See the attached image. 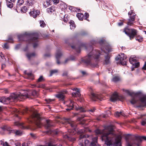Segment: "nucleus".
I'll use <instances>...</instances> for the list:
<instances>
[{
  "label": "nucleus",
  "instance_id": "f257e3e1",
  "mask_svg": "<svg viewBox=\"0 0 146 146\" xmlns=\"http://www.w3.org/2000/svg\"><path fill=\"white\" fill-rule=\"evenodd\" d=\"M113 129L111 126L105 127L104 129L102 130L97 129L95 132L97 135L101 136L102 141H105L107 146H121V138L115 139V135L113 133Z\"/></svg>",
  "mask_w": 146,
  "mask_h": 146
},
{
  "label": "nucleus",
  "instance_id": "f03ea898",
  "mask_svg": "<svg viewBox=\"0 0 146 146\" xmlns=\"http://www.w3.org/2000/svg\"><path fill=\"white\" fill-rule=\"evenodd\" d=\"M100 54V51L92 49V52L89 53L88 56L84 59V63L92 67H96L97 64H94L93 62L94 60L97 61L99 60L98 59Z\"/></svg>",
  "mask_w": 146,
  "mask_h": 146
},
{
  "label": "nucleus",
  "instance_id": "7ed1b4c3",
  "mask_svg": "<svg viewBox=\"0 0 146 146\" xmlns=\"http://www.w3.org/2000/svg\"><path fill=\"white\" fill-rule=\"evenodd\" d=\"M38 35L37 33H25L23 35H18V38L20 40H26L28 39L29 43H33V47L36 48L38 45Z\"/></svg>",
  "mask_w": 146,
  "mask_h": 146
},
{
  "label": "nucleus",
  "instance_id": "20e7f679",
  "mask_svg": "<svg viewBox=\"0 0 146 146\" xmlns=\"http://www.w3.org/2000/svg\"><path fill=\"white\" fill-rule=\"evenodd\" d=\"M28 97V95L27 93L26 92H25L23 93H21L19 92L17 94L13 93L10 96L9 98L6 99L4 97L2 98L0 100V102L5 104V102L6 100H12V101L13 100L15 102H16L18 100L21 101L22 99H25Z\"/></svg>",
  "mask_w": 146,
  "mask_h": 146
},
{
  "label": "nucleus",
  "instance_id": "39448f33",
  "mask_svg": "<svg viewBox=\"0 0 146 146\" xmlns=\"http://www.w3.org/2000/svg\"><path fill=\"white\" fill-rule=\"evenodd\" d=\"M40 115L37 112L35 111H32L30 119H29L30 121L35 122L38 127H41L40 122Z\"/></svg>",
  "mask_w": 146,
  "mask_h": 146
},
{
  "label": "nucleus",
  "instance_id": "423d86ee",
  "mask_svg": "<svg viewBox=\"0 0 146 146\" xmlns=\"http://www.w3.org/2000/svg\"><path fill=\"white\" fill-rule=\"evenodd\" d=\"M73 108L75 109L76 110L80 111V112H84L86 111L84 108L82 107H80L77 104L74 103L72 100H70L69 107V108L66 109V110L69 111L72 109Z\"/></svg>",
  "mask_w": 146,
  "mask_h": 146
},
{
  "label": "nucleus",
  "instance_id": "0eeeda50",
  "mask_svg": "<svg viewBox=\"0 0 146 146\" xmlns=\"http://www.w3.org/2000/svg\"><path fill=\"white\" fill-rule=\"evenodd\" d=\"M123 32L129 37L130 40L133 39L137 33V31L134 29H129L127 28L124 29Z\"/></svg>",
  "mask_w": 146,
  "mask_h": 146
},
{
  "label": "nucleus",
  "instance_id": "6e6552de",
  "mask_svg": "<svg viewBox=\"0 0 146 146\" xmlns=\"http://www.w3.org/2000/svg\"><path fill=\"white\" fill-rule=\"evenodd\" d=\"M127 58L126 56L123 53H121L118 56L116 57L115 60L117 63L123 65H126V62L125 60Z\"/></svg>",
  "mask_w": 146,
  "mask_h": 146
},
{
  "label": "nucleus",
  "instance_id": "1a4fd4ad",
  "mask_svg": "<svg viewBox=\"0 0 146 146\" xmlns=\"http://www.w3.org/2000/svg\"><path fill=\"white\" fill-rule=\"evenodd\" d=\"M137 58L135 56H131L129 58V61L130 63L132 64L133 66L135 68H137L139 65V63L137 62Z\"/></svg>",
  "mask_w": 146,
  "mask_h": 146
},
{
  "label": "nucleus",
  "instance_id": "9d476101",
  "mask_svg": "<svg viewBox=\"0 0 146 146\" xmlns=\"http://www.w3.org/2000/svg\"><path fill=\"white\" fill-rule=\"evenodd\" d=\"M66 121L70 124L71 127L74 129L72 131L71 130H69V132L70 133V134L71 135H74L76 132L75 127L76 126V124L73 121H71L69 119H66Z\"/></svg>",
  "mask_w": 146,
  "mask_h": 146
},
{
  "label": "nucleus",
  "instance_id": "9b49d317",
  "mask_svg": "<svg viewBox=\"0 0 146 146\" xmlns=\"http://www.w3.org/2000/svg\"><path fill=\"white\" fill-rule=\"evenodd\" d=\"M86 135L83 134L80 135L79 139L80 142L79 144L82 143L84 145V146H86L88 144L89 141L86 139Z\"/></svg>",
  "mask_w": 146,
  "mask_h": 146
},
{
  "label": "nucleus",
  "instance_id": "f8f14e48",
  "mask_svg": "<svg viewBox=\"0 0 146 146\" xmlns=\"http://www.w3.org/2000/svg\"><path fill=\"white\" fill-rule=\"evenodd\" d=\"M89 89L90 92V97L92 100L94 101H96V99H100V96L94 93L92 91V88L91 87H89Z\"/></svg>",
  "mask_w": 146,
  "mask_h": 146
},
{
  "label": "nucleus",
  "instance_id": "ddd939ff",
  "mask_svg": "<svg viewBox=\"0 0 146 146\" xmlns=\"http://www.w3.org/2000/svg\"><path fill=\"white\" fill-rule=\"evenodd\" d=\"M128 15H130V19H129V21L127 23V24L131 25L133 24V22L135 20V14L134 13H133V11L131 10L129 12Z\"/></svg>",
  "mask_w": 146,
  "mask_h": 146
},
{
  "label": "nucleus",
  "instance_id": "4468645a",
  "mask_svg": "<svg viewBox=\"0 0 146 146\" xmlns=\"http://www.w3.org/2000/svg\"><path fill=\"white\" fill-rule=\"evenodd\" d=\"M62 55V53L60 50H58L57 51L56 54V59L57 63L58 64H60V62L59 61V59L60 58Z\"/></svg>",
  "mask_w": 146,
  "mask_h": 146
},
{
  "label": "nucleus",
  "instance_id": "2eb2a0df",
  "mask_svg": "<svg viewBox=\"0 0 146 146\" xmlns=\"http://www.w3.org/2000/svg\"><path fill=\"white\" fill-rule=\"evenodd\" d=\"M33 10L32 11L30 12L29 14L31 16L35 18L37 15H39L40 12L38 11H35V9H33Z\"/></svg>",
  "mask_w": 146,
  "mask_h": 146
},
{
  "label": "nucleus",
  "instance_id": "dca6fc26",
  "mask_svg": "<svg viewBox=\"0 0 146 146\" xmlns=\"http://www.w3.org/2000/svg\"><path fill=\"white\" fill-rule=\"evenodd\" d=\"M67 91L66 90H64L60 93H59L55 95L56 97L59 98L60 99L63 100L64 98V94L66 93Z\"/></svg>",
  "mask_w": 146,
  "mask_h": 146
},
{
  "label": "nucleus",
  "instance_id": "f3484780",
  "mask_svg": "<svg viewBox=\"0 0 146 146\" xmlns=\"http://www.w3.org/2000/svg\"><path fill=\"white\" fill-rule=\"evenodd\" d=\"M119 99V96L117 93L115 92L111 96L110 100L111 101L114 102Z\"/></svg>",
  "mask_w": 146,
  "mask_h": 146
},
{
  "label": "nucleus",
  "instance_id": "a211bd4d",
  "mask_svg": "<svg viewBox=\"0 0 146 146\" xmlns=\"http://www.w3.org/2000/svg\"><path fill=\"white\" fill-rule=\"evenodd\" d=\"M140 100L143 106H146V95H143Z\"/></svg>",
  "mask_w": 146,
  "mask_h": 146
},
{
  "label": "nucleus",
  "instance_id": "6ab92c4d",
  "mask_svg": "<svg viewBox=\"0 0 146 146\" xmlns=\"http://www.w3.org/2000/svg\"><path fill=\"white\" fill-rule=\"evenodd\" d=\"M16 0H10L11 2L9 1L8 0H6L7 5V7L10 8L13 7V4L12 3L14 2Z\"/></svg>",
  "mask_w": 146,
  "mask_h": 146
},
{
  "label": "nucleus",
  "instance_id": "aec40b11",
  "mask_svg": "<svg viewBox=\"0 0 146 146\" xmlns=\"http://www.w3.org/2000/svg\"><path fill=\"white\" fill-rule=\"evenodd\" d=\"M46 122L45 127L48 129L53 125L52 124V121H51L47 120H46Z\"/></svg>",
  "mask_w": 146,
  "mask_h": 146
},
{
  "label": "nucleus",
  "instance_id": "412c9836",
  "mask_svg": "<svg viewBox=\"0 0 146 146\" xmlns=\"http://www.w3.org/2000/svg\"><path fill=\"white\" fill-rule=\"evenodd\" d=\"M92 139V142L91 144V146H95L97 143L98 137H96L93 138Z\"/></svg>",
  "mask_w": 146,
  "mask_h": 146
},
{
  "label": "nucleus",
  "instance_id": "4be33fe9",
  "mask_svg": "<svg viewBox=\"0 0 146 146\" xmlns=\"http://www.w3.org/2000/svg\"><path fill=\"white\" fill-rule=\"evenodd\" d=\"M137 96H136V95H135V96L134 97H133L131 100L130 101V102L131 103L133 104H135L137 103Z\"/></svg>",
  "mask_w": 146,
  "mask_h": 146
},
{
  "label": "nucleus",
  "instance_id": "5701e85b",
  "mask_svg": "<svg viewBox=\"0 0 146 146\" xmlns=\"http://www.w3.org/2000/svg\"><path fill=\"white\" fill-rule=\"evenodd\" d=\"M110 56L108 54L105 56V60H104V63L106 64H108L110 63Z\"/></svg>",
  "mask_w": 146,
  "mask_h": 146
},
{
  "label": "nucleus",
  "instance_id": "b1692460",
  "mask_svg": "<svg viewBox=\"0 0 146 146\" xmlns=\"http://www.w3.org/2000/svg\"><path fill=\"white\" fill-rule=\"evenodd\" d=\"M134 144H136L137 146H139V144L138 143H136L134 140H132L130 142H128L127 143V146H134Z\"/></svg>",
  "mask_w": 146,
  "mask_h": 146
},
{
  "label": "nucleus",
  "instance_id": "393cba45",
  "mask_svg": "<svg viewBox=\"0 0 146 146\" xmlns=\"http://www.w3.org/2000/svg\"><path fill=\"white\" fill-rule=\"evenodd\" d=\"M56 9V8L54 6H52L49 8L47 9V12L49 13H52Z\"/></svg>",
  "mask_w": 146,
  "mask_h": 146
},
{
  "label": "nucleus",
  "instance_id": "a878e982",
  "mask_svg": "<svg viewBox=\"0 0 146 146\" xmlns=\"http://www.w3.org/2000/svg\"><path fill=\"white\" fill-rule=\"evenodd\" d=\"M102 50H103L104 52L105 53L107 52H110L111 51V48L109 47V46H106L105 49L104 48L103 49H102Z\"/></svg>",
  "mask_w": 146,
  "mask_h": 146
},
{
  "label": "nucleus",
  "instance_id": "bb28decb",
  "mask_svg": "<svg viewBox=\"0 0 146 146\" xmlns=\"http://www.w3.org/2000/svg\"><path fill=\"white\" fill-rule=\"evenodd\" d=\"M52 1L50 0H47L45 2H44L43 4V5L46 8L48 5H51V3Z\"/></svg>",
  "mask_w": 146,
  "mask_h": 146
},
{
  "label": "nucleus",
  "instance_id": "cd10ccee",
  "mask_svg": "<svg viewBox=\"0 0 146 146\" xmlns=\"http://www.w3.org/2000/svg\"><path fill=\"white\" fill-rule=\"evenodd\" d=\"M76 92V93H72V96L74 97H80L81 94L80 93L79 89Z\"/></svg>",
  "mask_w": 146,
  "mask_h": 146
},
{
  "label": "nucleus",
  "instance_id": "c85d7f7f",
  "mask_svg": "<svg viewBox=\"0 0 146 146\" xmlns=\"http://www.w3.org/2000/svg\"><path fill=\"white\" fill-rule=\"evenodd\" d=\"M35 54L33 52L32 53H28L26 54V56L28 58L29 60L32 58L34 57L35 56Z\"/></svg>",
  "mask_w": 146,
  "mask_h": 146
},
{
  "label": "nucleus",
  "instance_id": "c756f323",
  "mask_svg": "<svg viewBox=\"0 0 146 146\" xmlns=\"http://www.w3.org/2000/svg\"><path fill=\"white\" fill-rule=\"evenodd\" d=\"M70 28L71 29H73L76 27V25L74 21H71L70 22Z\"/></svg>",
  "mask_w": 146,
  "mask_h": 146
},
{
  "label": "nucleus",
  "instance_id": "7c9ffc66",
  "mask_svg": "<svg viewBox=\"0 0 146 146\" xmlns=\"http://www.w3.org/2000/svg\"><path fill=\"white\" fill-rule=\"evenodd\" d=\"M26 2V4L28 5L31 6L34 3L35 1L34 0H27Z\"/></svg>",
  "mask_w": 146,
  "mask_h": 146
},
{
  "label": "nucleus",
  "instance_id": "2f4dec72",
  "mask_svg": "<svg viewBox=\"0 0 146 146\" xmlns=\"http://www.w3.org/2000/svg\"><path fill=\"white\" fill-rule=\"evenodd\" d=\"M121 115L124 116L125 114L123 112H117L115 113V116L117 117H119Z\"/></svg>",
  "mask_w": 146,
  "mask_h": 146
},
{
  "label": "nucleus",
  "instance_id": "473e14b6",
  "mask_svg": "<svg viewBox=\"0 0 146 146\" xmlns=\"http://www.w3.org/2000/svg\"><path fill=\"white\" fill-rule=\"evenodd\" d=\"M143 37L139 35H137L136 37V40L139 42H142L143 41Z\"/></svg>",
  "mask_w": 146,
  "mask_h": 146
},
{
  "label": "nucleus",
  "instance_id": "72a5a7b5",
  "mask_svg": "<svg viewBox=\"0 0 146 146\" xmlns=\"http://www.w3.org/2000/svg\"><path fill=\"white\" fill-rule=\"evenodd\" d=\"M78 19L80 20H83V18L84 17V15L82 13H78L76 15Z\"/></svg>",
  "mask_w": 146,
  "mask_h": 146
},
{
  "label": "nucleus",
  "instance_id": "f704fd0d",
  "mask_svg": "<svg viewBox=\"0 0 146 146\" xmlns=\"http://www.w3.org/2000/svg\"><path fill=\"white\" fill-rule=\"evenodd\" d=\"M15 125L20 126V127L22 129L26 128L23 125V123H20L19 122H17L15 123Z\"/></svg>",
  "mask_w": 146,
  "mask_h": 146
},
{
  "label": "nucleus",
  "instance_id": "c9c22d12",
  "mask_svg": "<svg viewBox=\"0 0 146 146\" xmlns=\"http://www.w3.org/2000/svg\"><path fill=\"white\" fill-rule=\"evenodd\" d=\"M33 86L34 87H36L38 88H44L45 87V85L43 84H38L37 83L36 84L34 85Z\"/></svg>",
  "mask_w": 146,
  "mask_h": 146
},
{
  "label": "nucleus",
  "instance_id": "e433bc0d",
  "mask_svg": "<svg viewBox=\"0 0 146 146\" xmlns=\"http://www.w3.org/2000/svg\"><path fill=\"white\" fill-rule=\"evenodd\" d=\"M75 58L74 56H70L69 58L66 59L64 62V63H66L68 61H69L70 60H75Z\"/></svg>",
  "mask_w": 146,
  "mask_h": 146
},
{
  "label": "nucleus",
  "instance_id": "4c0bfd02",
  "mask_svg": "<svg viewBox=\"0 0 146 146\" xmlns=\"http://www.w3.org/2000/svg\"><path fill=\"white\" fill-rule=\"evenodd\" d=\"M24 3V1L23 0H18L17 5V6H19L22 5Z\"/></svg>",
  "mask_w": 146,
  "mask_h": 146
},
{
  "label": "nucleus",
  "instance_id": "58836bf2",
  "mask_svg": "<svg viewBox=\"0 0 146 146\" xmlns=\"http://www.w3.org/2000/svg\"><path fill=\"white\" fill-rule=\"evenodd\" d=\"M40 26L42 27H44L46 26V24L43 21H40Z\"/></svg>",
  "mask_w": 146,
  "mask_h": 146
},
{
  "label": "nucleus",
  "instance_id": "ea45409f",
  "mask_svg": "<svg viewBox=\"0 0 146 146\" xmlns=\"http://www.w3.org/2000/svg\"><path fill=\"white\" fill-rule=\"evenodd\" d=\"M58 72L57 70H54L50 71V76H51L52 74L57 73Z\"/></svg>",
  "mask_w": 146,
  "mask_h": 146
},
{
  "label": "nucleus",
  "instance_id": "a19ab883",
  "mask_svg": "<svg viewBox=\"0 0 146 146\" xmlns=\"http://www.w3.org/2000/svg\"><path fill=\"white\" fill-rule=\"evenodd\" d=\"M44 79L42 76H40L38 78L37 81V82H41L44 81Z\"/></svg>",
  "mask_w": 146,
  "mask_h": 146
},
{
  "label": "nucleus",
  "instance_id": "79ce46f5",
  "mask_svg": "<svg viewBox=\"0 0 146 146\" xmlns=\"http://www.w3.org/2000/svg\"><path fill=\"white\" fill-rule=\"evenodd\" d=\"M119 80V78L117 76L114 77L112 79V80L114 82H117Z\"/></svg>",
  "mask_w": 146,
  "mask_h": 146
},
{
  "label": "nucleus",
  "instance_id": "37998d69",
  "mask_svg": "<svg viewBox=\"0 0 146 146\" xmlns=\"http://www.w3.org/2000/svg\"><path fill=\"white\" fill-rule=\"evenodd\" d=\"M0 57L2 59V61L5 62L6 61V59L5 57L4 56L1 52L0 53Z\"/></svg>",
  "mask_w": 146,
  "mask_h": 146
},
{
  "label": "nucleus",
  "instance_id": "c03bdc74",
  "mask_svg": "<svg viewBox=\"0 0 146 146\" xmlns=\"http://www.w3.org/2000/svg\"><path fill=\"white\" fill-rule=\"evenodd\" d=\"M45 100L48 104H51V102L53 101H54V100H51L50 99H46Z\"/></svg>",
  "mask_w": 146,
  "mask_h": 146
},
{
  "label": "nucleus",
  "instance_id": "a18cd8bd",
  "mask_svg": "<svg viewBox=\"0 0 146 146\" xmlns=\"http://www.w3.org/2000/svg\"><path fill=\"white\" fill-rule=\"evenodd\" d=\"M22 132L21 131L19 130H17L15 132V133L16 135H20L22 134Z\"/></svg>",
  "mask_w": 146,
  "mask_h": 146
},
{
  "label": "nucleus",
  "instance_id": "49530a36",
  "mask_svg": "<svg viewBox=\"0 0 146 146\" xmlns=\"http://www.w3.org/2000/svg\"><path fill=\"white\" fill-rule=\"evenodd\" d=\"M21 11L23 12H25L27 11V8L25 6L23 7L21 9Z\"/></svg>",
  "mask_w": 146,
  "mask_h": 146
},
{
  "label": "nucleus",
  "instance_id": "de8ad7c7",
  "mask_svg": "<svg viewBox=\"0 0 146 146\" xmlns=\"http://www.w3.org/2000/svg\"><path fill=\"white\" fill-rule=\"evenodd\" d=\"M15 144L16 146H21V143L18 141L15 142Z\"/></svg>",
  "mask_w": 146,
  "mask_h": 146
},
{
  "label": "nucleus",
  "instance_id": "09e8293b",
  "mask_svg": "<svg viewBox=\"0 0 146 146\" xmlns=\"http://www.w3.org/2000/svg\"><path fill=\"white\" fill-rule=\"evenodd\" d=\"M52 1L54 3L56 4L58 3L59 1V0H52Z\"/></svg>",
  "mask_w": 146,
  "mask_h": 146
},
{
  "label": "nucleus",
  "instance_id": "8fccbe9b",
  "mask_svg": "<svg viewBox=\"0 0 146 146\" xmlns=\"http://www.w3.org/2000/svg\"><path fill=\"white\" fill-rule=\"evenodd\" d=\"M3 47L6 49H8L9 48V46L7 43H5Z\"/></svg>",
  "mask_w": 146,
  "mask_h": 146
},
{
  "label": "nucleus",
  "instance_id": "3c124183",
  "mask_svg": "<svg viewBox=\"0 0 146 146\" xmlns=\"http://www.w3.org/2000/svg\"><path fill=\"white\" fill-rule=\"evenodd\" d=\"M84 16H85V17H86V20H88L87 19V18L89 16V14L87 13H85L84 14Z\"/></svg>",
  "mask_w": 146,
  "mask_h": 146
},
{
  "label": "nucleus",
  "instance_id": "603ef678",
  "mask_svg": "<svg viewBox=\"0 0 146 146\" xmlns=\"http://www.w3.org/2000/svg\"><path fill=\"white\" fill-rule=\"evenodd\" d=\"M139 139L141 141L142 139L146 140V136H142L139 137Z\"/></svg>",
  "mask_w": 146,
  "mask_h": 146
},
{
  "label": "nucleus",
  "instance_id": "864d4df0",
  "mask_svg": "<svg viewBox=\"0 0 146 146\" xmlns=\"http://www.w3.org/2000/svg\"><path fill=\"white\" fill-rule=\"evenodd\" d=\"M126 92L128 94H129V95H131V96L133 94V93L132 92H130L129 90H126Z\"/></svg>",
  "mask_w": 146,
  "mask_h": 146
},
{
  "label": "nucleus",
  "instance_id": "5fc2aeb1",
  "mask_svg": "<svg viewBox=\"0 0 146 146\" xmlns=\"http://www.w3.org/2000/svg\"><path fill=\"white\" fill-rule=\"evenodd\" d=\"M95 108H93V109H91L89 110L88 111L89 112H93L95 110Z\"/></svg>",
  "mask_w": 146,
  "mask_h": 146
},
{
  "label": "nucleus",
  "instance_id": "6e6d98bb",
  "mask_svg": "<svg viewBox=\"0 0 146 146\" xmlns=\"http://www.w3.org/2000/svg\"><path fill=\"white\" fill-rule=\"evenodd\" d=\"M20 47V44H19L16 45L15 47V48L16 49H19Z\"/></svg>",
  "mask_w": 146,
  "mask_h": 146
},
{
  "label": "nucleus",
  "instance_id": "4d7b16f0",
  "mask_svg": "<svg viewBox=\"0 0 146 146\" xmlns=\"http://www.w3.org/2000/svg\"><path fill=\"white\" fill-rule=\"evenodd\" d=\"M142 69L144 70H146V62H145L144 65L142 67Z\"/></svg>",
  "mask_w": 146,
  "mask_h": 146
},
{
  "label": "nucleus",
  "instance_id": "13d9d810",
  "mask_svg": "<svg viewBox=\"0 0 146 146\" xmlns=\"http://www.w3.org/2000/svg\"><path fill=\"white\" fill-rule=\"evenodd\" d=\"M3 146H10L8 143L7 142H5L4 143H3Z\"/></svg>",
  "mask_w": 146,
  "mask_h": 146
},
{
  "label": "nucleus",
  "instance_id": "bf43d9fd",
  "mask_svg": "<svg viewBox=\"0 0 146 146\" xmlns=\"http://www.w3.org/2000/svg\"><path fill=\"white\" fill-rule=\"evenodd\" d=\"M85 131V130L84 129H81L80 131H78V132L80 133H84Z\"/></svg>",
  "mask_w": 146,
  "mask_h": 146
},
{
  "label": "nucleus",
  "instance_id": "052dcab7",
  "mask_svg": "<svg viewBox=\"0 0 146 146\" xmlns=\"http://www.w3.org/2000/svg\"><path fill=\"white\" fill-rule=\"evenodd\" d=\"M91 43L92 44H96L97 42L95 40H92L91 41Z\"/></svg>",
  "mask_w": 146,
  "mask_h": 146
},
{
  "label": "nucleus",
  "instance_id": "680f3d73",
  "mask_svg": "<svg viewBox=\"0 0 146 146\" xmlns=\"http://www.w3.org/2000/svg\"><path fill=\"white\" fill-rule=\"evenodd\" d=\"M141 124L143 125H145L146 124V122L144 121H143L141 122Z\"/></svg>",
  "mask_w": 146,
  "mask_h": 146
},
{
  "label": "nucleus",
  "instance_id": "e2e57ef3",
  "mask_svg": "<svg viewBox=\"0 0 146 146\" xmlns=\"http://www.w3.org/2000/svg\"><path fill=\"white\" fill-rule=\"evenodd\" d=\"M81 72L83 75H85L87 74V73L85 71H82Z\"/></svg>",
  "mask_w": 146,
  "mask_h": 146
},
{
  "label": "nucleus",
  "instance_id": "0e129e2a",
  "mask_svg": "<svg viewBox=\"0 0 146 146\" xmlns=\"http://www.w3.org/2000/svg\"><path fill=\"white\" fill-rule=\"evenodd\" d=\"M22 146H28V144L27 143H24L22 144Z\"/></svg>",
  "mask_w": 146,
  "mask_h": 146
},
{
  "label": "nucleus",
  "instance_id": "69168bd1",
  "mask_svg": "<svg viewBox=\"0 0 146 146\" xmlns=\"http://www.w3.org/2000/svg\"><path fill=\"white\" fill-rule=\"evenodd\" d=\"M123 23L122 22H119L118 23V25L119 26H121L123 25Z\"/></svg>",
  "mask_w": 146,
  "mask_h": 146
},
{
  "label": "nucleus",
  "instance_id": "338daca9",
  "mask_svg": "<svg viewBox=\"0 0 146 146\" xmlns=\"http://www.w3.org/2000/svg\"><path fill=\"white\" fill-rule=\"evenodd\" d=\"M99 43L100 44H102V43H103L104 42V40H100V41H98Z\"/></svg>",
  "mask_w": 146,
  "mask_h": 146
},
{
  "label": "nucleus",
  "instance_id": "774afa93",
  "mask_svg": "<svg viewBox=\"0 0 146 146\" xmlns=\"http://www.w3.org/2000/svg\"><path fill=\"white\" fill-rule=\"evenodd\" d=\"M64 138H68L69 139L70 137H69L68 135H65L64 136Z\"/></svg>",
  "mask_w": 146,
  "mask_h": 146
}]
</instances>
